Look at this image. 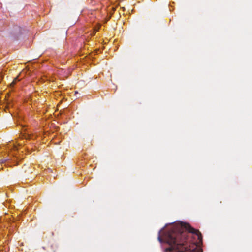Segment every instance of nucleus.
Here are the masks:
<instances>
[{"label":"nucleus","instance_id":"obj_3","mask_svg":"<svg viewBox=\"0 0 252 252\" xmlns=\"http://www.w3.org/2000/svg\"><path fill=\"white\" fill-rule=\"evenodd\" d=\"M14 149H17L16 146H14Z\"/></svg>","mask_w":252,"mask_h":252},{"label":"nucleus","instance_id":"obj_1","mask_svg":"<svg viewBox=\"0 0 252 252\" xmlns=\"http://www.w3.org/2000/svg\"><path fill=\"white\" fill-rule=\"evenodd\" d=\"M160 230L158 241L165 243L168 247L164 252H202L199 245L202 243V236L198 230L189 224L181 222L173 224L162 238Z\"/></svg>","mask_w":252,"mask_h":252},{"label":"nucleus","instance_id":"obj_2","mask_svg":"<svg viewBox=\"0 0 252 252\" xmlns=\"http://www.w3.org/2000/svg\"><path fill=\"white\" fill-rule=\"evenodd\" d=\"M17 80V78H15L10 84V86H14V85L16 83Z\"/></svg>","mask_w":252,"mask_h":252}]
</instances>
